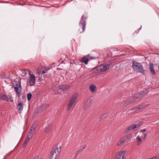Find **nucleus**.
Returning a JSON list of instances; mask_svg holds the SVG:
<instances>
[{
  "label": "nucleus",
  "mask_w": 159,
  "mask_h": 159,
  "mask_svg": "<svg viewBox=\"0 0 159 159\" xmlns=\"http://www.w3.org/2000/svg\"><path fill=\"white\" fill-rule=\"evenodd\" d=\"M61 148V146L58 147V143L56 144L52 149L49 159H56L60 154Z\"/></svg>",
  "instance_id": "nucleus-1"
},
{
  "label": "nucleus",
  "mask_w": 159,
  "mask_h": 159,
  "mask_svg": "<svg viewBox=\"0 0 159 159\" xmlns=\"http://www.w3.org/2000/svg\"><path fill=\"white\" fill-rule=\"evenodd\" d=\"M132 67L134 71L144 74L143 72L145 70L144 69L143 66L140 63L135 61H133Z\"/></svg>",
  "instance_id": "nucleus-2"
},
{
  "label": "nucleus",
  "mask_w": 159,
  "mask_h": 159,
  "mask_svg": "<svg viewBox=\"0 0 159 159\" xmlns=\"http://www.w3.org/2000/svg\"><path fill=\"white\" fill-rule=\"evenodd\" d=\"M14 90L18 98H20V92H19V89H21L20 79H17L12 83Z\"/></svg>",
  "instance_id": "nucleus-3"
},
{
  "label": "nucleus",
  "mask_w": 159,
  "mask_h": 159,
  "mask_svg": "<svg viewBox=\"0 0 159 159\" xmlns=\"http://www.w3.org/2000/svg\"><path fill=\"white\" fill-rule=\"evenodd\" d=\"M87 18V16L86 14L83 15L81 18L79 23V25L80 27L82 28V31L80 32V33H83L84 31L86 25V20Z\"/></svg>",
  "instance_id": "nucleus-4"
},
{
  "label": "nucleus",
  "mask_w": 159,
  "mask_h": 159,
  "mask_svg": "<svg viewBox=\"0 0 159 159\" xmlns=\"http://www.w3.org/2000/svg\"><path fill=\"white\" fill-rule=\"evenodd\" d=\"M77 97L78 94L77 93H75L72 95L68 104L67 111H68L70 109L72 104L75 102Z\"/></svg>",
  "instance_id": "nucleus-5"
},
{
  "label": "nucleus",
  "mask_w": 159,
  "mask_h": 159,
  "mask_svg": "<svg viewBox=\"0 0 159 159\" xmlns=\"http://www.w3.org/2000/svg\"><path fill=\"white\" fill-rule=\"evenodd\" d=\"M29 72L30 74V78L29 79V81L30 83V85L32 86L34 85L35 83V77L34 74H31L30 72Z\"/></svg>",
  "instance_id": "nucleus-6"
},
{
  "label": "nucleus",
  "mask_w": 159,
  "mask_h": 159,
  "mask_svg": "<svg viewBox=\"0 0 159 159\" xmlns=\"http://www.w3.org/2000/svg\"><path fill=\"white\" fill-rule=\"evenodd\" d=\"M96 68L97 69L96 72H104L107 70V67L105 65L97 66Z\"/></svg>",
  "instance_id": "nucleus-7"
},
{
  "label": "nucleus",
  "mask_w": 159,
  "mask_h": 159,
  "mask_svg": "<svg viewBox=\"0 0 159 159\" xmlns=\"http://www.w3.org/2000/svg\"><path fill=\"white\" fill-rule=\"evenodd\" d=\"M17 102L18 103L17 106V108L19 113H20L21 111L22 110L23 108L24 104L21 102H20L19 101H18Z\"/></svg>",
  "instance_id": "nucleus-8"
},
{
  "label": "nucleus",
  "mask_w": 159,
  "mask_h": 159,
  "mask_svg": "<svg viewBox=\"0 0 159 159\" xmlns=\"http://www.w3.org/2000/svg\"><path fill=\"white\" fill-rule=\"evenodd\" d=\"M149 69L152 75H156V72L154 69L153 64L152 63H150L149 64Z\"/></svg>",
  "instance_id": "nucleus-9"
},
{
  "label": "nucleus",
  "mask_w": 159,
  "mask_h": 159,
  "mask_svg": "<svg viewBox=\"0 0 159 159\" xmlns=\"http://www.w3.org/2000/svg\"><path fill=\"white\" fill-rule=\"evenodd\" d=\"M148 89H146L140 92L139 93H137V95L140 96L142 97L143 96L144 97L148 93Z\"/></svg>",
  "instance_id": "nucleus-10"
},
{
  "label": "nucleus",
  "mask_w": 159,
  "mask_h": 159,
  "mask_svg": "<svg viewBox=\"0 0 159 159\" xmlns=\"http://www.w3.org/2000/svg\"><path fill=\"white\" fill-rule=\"evenodd\" d=\"M70 88L69 85H61L59 86V89L63 91H66L69 89Z\"/></svg>",
  "instance_id": "nucleus-11"
},
{
  "label": "nucleus",
  "mask_w": 159,
  "mask_h": 159,
  "mask_svg": "<svg viewBox=\"0 0 159 159\" xmlns=\"http://www.w3.org/2000/svg\"><path fill=\"white\" fill-rule=\"evenodd\" d=\"M137 128V125H135L134 124L130 125L128 126L127 129L129 131L131 130L132 129L136 130V129Z\"/></svg>",
  "instance_id": "nucleus-12"
},
{
  "label": "nucleus",
  "mask_w": 159,
  "mask_h": 159,
  "mask_svg": "<svg viewBox=\"0 0 159 159\" xmlns=\"http://www.w3.org/2000/svg\"><path fill=\"white\" fill-rule=\"evenodd\" d=\"M124 138L125 141L128 142L131 138V135L130 134H128L127 135L124 136Z\"/></svg>",
  "instance_id": "nucleus-13"
},
{
  "label": "nucleus",
  "mask_w": 159,
  "mask_h": 159,
  "mask_svg": "<svg viewBox=\"0 0 159 159\" xmlns=\"http://www.w3.org/2000/svg\"><path fill=\"white\" fill-rule=\"evenodd\" d=\"M90 59L89 58L86 57H84L81 60V62L83 63H84L85 64H87L88 61Z\"/></svg>",
  "instance_id": "nucleus-14"
},
{
  "label": "nucleus",
  "mask_w": 159,
  "mask_h": 159,
  "mask_svg": "<svg viewBox=\"0 0 159 159\" xmlns=\"http://www.w3.org/2000/svg\"><path fill=\"white\" fill-rule=\"evenodd\" d=\"M96 86L95 85L93 84L91 86L89 87V89L91 91L92 93H94L95 92V91L96 90Z\"/></svg>",
  "instance_id": "nucleus-15"
},
{
  "label": "nucleus",
  "mask_w": 159,
  "mask_h": 159,
  "mask_svg": "<svg viewBox=\"0 0 159 159\" xmlns=\"http://www.w3.org/2000/svg\"><path fill=\"white\" fill-rule=\"evenodd\" d=\"M131 104H133L134 103L137 102L136 99L135 98L132 97L131 98L129 99Z\"/></svg>",
  "instance_id": "nucleus-16"
},
{
  "label": "nucleus",
  "mask_w": 159,
  "mask_h": 159,
  "mask_svg": "<svg viewBox=\"0 0 159 159\" xmlns=\"http://www.w3.org/2000/svg\"><path fill=\"white\" fill-rule=\"evenodd\" d=\"M125 141L124 139V137L121 138L120 139L119 142L117 143V145L120 146L121 144H123L124 142Z\"/></svg>",
  "instance_id": "nucleus-17"
},
{
  "label": "nucleus",
  "mask_w": 159,
  "mask_h": 159,
  "mask_svg": "<svg viewBox=\"0 0 159 159\" xmlns=\"http://www.w3.org/2000/svg\"><path fill=\"white\" fill-rule=\"evenodd\" d=\"M52 128V126L51 125H49L47 126L45 130V133L48 132Z\"/></svg>",
  "instance_id": "nucleus-18"
},
{
  "label": "nucleus",
  "mask_w": 159,
  "mask_h": 159,
  "mask_svg": "<svg viewBox=\"0 0 159 159\" xmlns=\"http://www.w3.org/2000/svg\"><path fill=\"white\" fill-rule=\"evenodd\" d=\"M129 104H131V103H130L129 100H125L123 104L124 106H126Z\"/></svg>",
  "instance_id": "nucleus-19"
},
{
  "label": "nucleus",
  "mask_w": 159,
  "mask_h": 159,
  "mask_svg": "<svg viewBox=\"0 0 159 159\" xmlns=\"http://www.w3.org/2000/svg\"><path fill=\"white\" fill-rule=\"evenodd\" d=\"M125 151H122L120 152L119 153V155L120 157L122 156L123 157L124 156V155L125 154Z\"/></svg>",
  "instance_id": "nucleus-20"
},
{
  "label": "nucleus",
  "mask_w": 159,
  "mask_h": 159,
  "mask_svg": "<svg viewBox=\"0 0 159 159\" xmlns=\"http://www.w3.org/2000/svg\"><path fill=\"white\" fill-rule=\"evenodd\" d=\"M32 97V95L31 93H28L27 94V99L28 101H29L30 100Z\"/></svg>",
  "instance_id": "nucleus-21"
},
{
  "label": "nucleus",
  "mask_w": 159,
  "mask_h": 159,
  "mask_svg": "<svg viewBox=\"0 0 159 159\" xmlns=\"http://www.w3.org/2000/svg\"><path fill=\"white\" fill-rule=\"evenodd\" d=\"M29 71H28V70H23V71H22V75L24 76H25L27 74V72L29 73Z\"/></svg>",
  "instance_id": "nucleus-22"
},
{
  "label": "nucleus",
  "mask_w": 159,
  "mask_h": 159,
  "mask_svg": "<svg viewBox=\"0 0 159 159\" xmlns=\"http://www.w3.org/2000/svg\"><path fill=\"white\" fill-rule=\"evenodd\" d=\"M149 104H147L146 105H140V106L141 107V110H143L145 108H146V107L149 106Z\"/></svg>",
  "instance_id": "nucleus-23"
},
{
  "label": "nucleus",
  "mask_w": 159,
  "mask_h": 159,
  "mask_svg": "<svg viewBox=\"0 0 159 159\" xmlns=\"http://www.w3.org/2000/svg\"><path fill=\"white\" fill-rule=\"evenodd\" d=\"M136 139L138 141V143L137 144V145H139L141 143L142 140L141 138L139 135L137 137Z\"/></svg>",
  "instance_id": "nucleus-24"
},
{
  "label": "nucleus",
  "mask_w": 159,
  "mask_h": 159,
  "mask_svg": "<svg viewBox=\"0 0 159 159\" xmlns=\"http://www.w3.org/2000/svg\"><path fill=\"white\" fill-rule=\"evenodd\" d=\"M131 110H132L133 112H139L138 109H137V107H134L131 109Z\"/></svg>",
  "instance_id": "nucleus-25"
},
{
  "label": "nucleus",
  "mask_w": 159,
  "mask_h": 159,
  "mask_svg": "<svg viewBox=\"0 0 159 159\" xmlns=\"http://www.w3.org/2000/svg\"><path fill=\"white\" fill-rule=\"evenodd\" d=\"M86 147V146H85L83 149H80L79 150L77 151L76 152L78 153V154H79L80 153L83 152V149L85 148Z\"/></svg>",
  "instance_id": "nucleus-26"
},
{
  "label": "nucleus",
  "mask_w": 159,
  "mask_h": 159,
  "mask_svg": "<svg viewBox=\"0 0 159 159\" xmlns=\"http://www.w3.org/2000/svg\"><path fill=\"white\" fill-rule=\"evenodd\" d=\"M11 97L9 96H7L6 95V96L5 97V99L7 101H10V99H11Z\"/></svg>",
  "instance_id": "nucleus-27"
},
{
  "label": "nucleus",
  "mask_w": 159,
  "mask_h": 159,
  "mask_svg": "<svg viewBox=\"0 0 159 159\" xmlns=\"http://www.w3.org/2000/svg\"><path fill=\"white\" fill-rule=\"evenodd\" d=\"M143 124V121H140L137 125H137V128H139V127L141 126Z\"/></svg>",
  "instance_id": "nucleus-28"
},
{
  "label": "nucleus",
  "mask_w": 159,
  "mask_h": 159,
  "mask_svg": "<svg viewBox=\"0 0 159 159\" xmlns=\"http://www.w3.org/2000/svg\"><path fill=\"white\" fill-rule=\"evenodd\" d=\"M6 94H0V99L5 100Z\"/></svg>",
  "instance_id": "nucleus-29"
},
{
  "label": "nucleus",
  "mask_w": 159,
  "mask_h": 159,
  "mask_svg": "<svg viewBox=\"0 0 159 159\" xmlns=\"http://www.w3.org/2000/svg\"><path fill=\"white\" fill-rule=\"evenodd\" d=\"M108 116L107 113H105L102 115L101 116V118H103L106 117Z\"/></svg>",
  "instance_id": "nucleus-30"
},
{
  "label": "nucleus",
  "mask_w": 159,
  "mask_h": 159,
  "mask_svg": "<svg viewBox=\"0 0 159 159\" xmlns=\"http://www.w3.org/2000/svg\"><path fill=\"white\" fill-rule=\"evenodd\" d=\"M111 65H112V64L109 63V64H107L105 66H106L107 68V70L109 69L111 66Z\"/></svg>",
  "instance_id": "nucleus-31"
},
{
  "label": "nucleus",
  "mask_w": 159,
  "mask_h": 159,
  "mask_svg": "<svg viewBox=\"0 0 159 159\" xmlns=\"http://www.w3.org/2000/svg\"><path fill=\"white\" fill-rule=\"evenodd\" d=\"M133 97L135 98L136 99L139 98L140 97L141 98H140V99H141L142 98V96H139L138 95H137V93Z\"/></svg>",
  "instance_id": "nucleus-32"
},
{
  "label": "nucleus",
  "mask_w": 159,
  "mask_h": 159,
  "mask_svg": "<svg viewBox=\"0 0 159 159\" xmlns=\"http://www.w3.org/2000/svg\"><path fill=\"white\" fill-rule=\"evenodd\" d=\"M37 125L35 123H33L31 127H33V128L35 129L36 128Z\"/></svg>",
  "instance_id": "nucleus-33"
},
{
  "label": "nucleus",
  "mask_w": 159,
  "mask_h": 159,
  "mask_svg": "<svg viewBox=\"0 0 159 159\" xmlns=\"http://www.w3.org/2000/svg\"><path fill=\"white\" fill-rule=\"evenodd\" d=\"M141 26L139 29H138L137 30L135 31L133 33L134 35L137 34L139 32V30L141 29Z\"/></svg>",
  "instance_id": "nucleus-34"
},
{
  "label": "nucleus",
  "mask_w": 159,
  "mask_h": 159,
  "mask_svg": "<svg viewBox=\"0 0 159 159\" xmlns=\"http://www.w3.org/2000/svg\"><path fill=\"white\" fill-rule=\"evenodd\" d=\"M27 142H28L27 141V140H25V141L24 143L22 145L23 148H25V147L26 146V145L27 144Z\"/></svg>",
  "instance_id": "nucleus-35"
},
{
  "label": "nucleus",
  "mask_w": 159,
  "mask_h": 159,
  "mask_svg": "<svg viewBox=\"0 0 159 159\" xmlns=\"http://www.w3.org/2000/svg\"><path fill=\"white\" fill-rule=\"evenodd\" d=\"M33 135V133L32 132H30L29 133L28 135H27V136H29L30 137V138H32Z\"/></svg>",
  "instance_id": "nucleus-36"
},
{
  "label": "nucleus",
  "mask_w": 159,
  "mask_h": 159,
  "mask_svg": "<svg viewBox=\"0 0 159 159\" xmlns=\"http://www.w3.org/2000/svg\"><path fill=\"white\" fill-rule=\"evenodd\" d=\"M96 68H97V67L92 68V70L93 71V72H94V73H98V72H96V71H97V69Z\"/></svg>",
  "instance_id": "nucleus-37"
},
{
  "label": "nucleus",
  "mask_w": 159,
  "mask_h": 159,
  "mask_svg": "<svg viewBox=\"0 0 159 159\" xmlns=\"http://www.w3.org/2000/svg\"><path fill=\"white\" fill-rule=\"evenodd\" d=\"M35 129L33 128V127H31L30 129V132H32L33 133Z\"/></svg>",
  "instance_id": "nucleus-38"
},
{
  "label": "nucleus",
  "mask_w": 159,
  "mask_h": 159,
  "mask_svg": "<svg viewBox=\"0 0 159 159\" xmlns=\"http://www.w3.org/2000/svg\"><path fill=\"white\" fill-rule=\"evenodd\" d=\"M147 134H144V137L143 138H142L143 139H145L146 138L147 136Z\"/></svg>",
  "instance_id": "nucleus-39"
},
{
  "label": "nucleus",
  "mask_w": 159,
  "mask_h": 159,
  "mask_svg": "<svg viewBox=\"0 0 159 159\" xmlns=\"http://www.w3.org/2000/svg\"><path fill=\"white\" fill-rule=\"evenodd\" d=\"M28 137L25 140H27V141L28 142L30 139H31L32 138H30V137L27 136Z\"/></svg>",
  "instance_id": "nucleus-40"
},
{
  "label": "nucleus",
  "mask_w": 159,
  "mask_h": 159,
  "mask_svg": "<svg viewBox=\"0 0 159 159\" xmlns=\"http://www.w3.org/2000/svg\"><path fill=\"white\" fill-rule=\"evenodd\" d=\"M28 137L25 140H27V141L28 142L30 139H31L32 138H30V137L27 136Z\"/></svg>",
  "instance_id": "nucleus-41"
},
{
  "label": "nucleus",
  "mask_w": 159,
  "mask_h": 159,
  "mask_svg": "<svg viewBox=\"0 0 159 159\" xmlns=\"http://www.w3.org/2000/svg\"><path fill=\"white\" fill-rule=\"evenodd\" d=\"M129 131L128 130V129L126 128V130L125 131V132H124V134H126L127 133H128Z\"/></svg>",
  "instance_id": "nucleus-42"
},
{
  "label": "nucleus",
  "mask_w": 159,
  "mask_h": 159,
  "mask_svg": "<svg viewBox=\"0 0 159 159\" xmlns=\"http://www.w3.org/2000/svg\"><path fill=\"white\" fill-rule=\"evenodd\" d=\"M46 71H42V72H41V74H45L46 73Z\"/></svg>",
  "instance_id": "nucleus-43"
},
{
  "label": "nucleus",
  "mask_w": 159,
  "mask_h": 159,
  "mask_svg": "<svg viewBox=\"0 0 159 159\" xmlns=\"http://www.w3.org/2000/svg\"><path fill=\"white\" fill-rule=\"evenodd\" d=\"M137 109H138L139 111V110H141V107L139 106V107H137Z\"/></svg>",
  "instance_id": "nucleus-44"
},
{
  "label": "nucleus",
  "mask_w": 159,
  "mask_h": 159,
  "mask_svg": "<svg viewBox=\"0 0 159 159\" xmlns=\"http://www.w3.org/2000/svg\"><path fill=\"white\" fill-rule=\"evenodd\" d=\"M78 154H78V153L76 152V153L75 154V156L74 157V158H76L77 157Z\"/></svg>",
  "instance_id": "nucleus-45"
},
{
  "label": "nucleus",
  "mask_w": 159,
  "mask_h": 159,
  "mask_svg": "<svg viewBox=\"0 0 159 159\" xmlns=\"http://www.w3.org/2000/svg\"><path fill=\"white\" fill-rule=\"evenodd\" d=\"M39 157L38 156H37L35 157L33 159H39Z\"/></svg>",
  "instance_id": "nucleus-46"
},
{
  "label": "nucleus",
  "mask_w": 159,
  "mask_h": 159,
  "mask_svg": "<svg viewBox=\"0 0 159 159\" xmlns=\"http://www.w3.org/2000/svg\"><path fill=\"white\" fill-rule=\"evenodd\" d=\"M141 131L142 132H146V129H143L141 130Z\"/></svg>",
  "instance_id": "nucleus-47"
},
{
  "label": "nucleus",
  "mask_w": 159,
  "mask_h": 159,
  "mask_svg": "<svg viewBox=\"0 0 159 159\" xmlns=\"http://www.w3.org/2000/svg\"><path fill=\"white\" fill-rule=\"evenodd\" d=\"M49 69H50V68H49V67H48V68L47 69H46V71H47V70H49Z\"/></svg>",
  "instance_id": "nucleus-48"
},
{
  "label": "nucleus",
  "mask_w": 159,
  "mask_h": 159,
  "mask_svg": "<svg viewBox=\"0 0 159 159\" xmlns=\"http://www.w3.org/2000/svg\"><path fill=\"white\" fill-rule=\"evenodd\" d=\"M94 59V58L93 57H91L90 59Z\"/></svg>",
  "instance_id": "nucleus-49"
},
{
  "label": "nucleus",
  "mask_w": 159,
  "mask_h": 159,
  "mask_svg": "<svg viewBox=\"0 0 159 159\" xmlns=\"http://www.w3.org/2000/svg\"><path fill=\"white\" fill-rule=\"evenodd\" d=\"M22 98H25V96H24V95H23V96L22 97Z\"/></svg>",
  "instance_id": "nucleus-50"
},
{
  "label": "nucleus",
  "mask_w": 159,
  "mask_h": 159,
  "mask_svg": "<svg viewBox=\"0 0 159 159\" xmlns=\"http://www.w3.org/2000/svg\"><path fill=\"white\" fill-rule=\"evenodd\" d=\"M122 159H125V158L124 156L122 157Z\"/></svg>",
  "instance_id": "nucleus-51"
},
{
  "label": "nucleus",
  "mask_w": 159,
  "mask_h": 159,
  "mask_svg": "<svg viewBox=\"0 0 159 159\" xmlns=\"http://www.w3.org/2000/svg\"><path fill=\"white\" fill-rule=\"evenodd\" d=\"M102 118H101V117L99 118V120H101Z\"/></svg>",
  "instance_id": "nucleus-52"
},
{
  "label": "nucleus",
  "mask_w": 159,
  "mask_h": 159,
  "mask_svg": "<svg viewBox=\"0 0 159 159\" xmlns=\"http://www.w3.org/2000/svg\"><path fill=\"white\" fill-rule=\"evenodd\" d=\"M48 104H47V105L46 106V107H47L48 106Z\"/></svg>",
  "instance_id": "nucleus-53"
},
{
  "label": "nucleus",
  "mask_w": 159,
  "mask_h": 159,
  "mask_svg": "<svg viewBox=\"0 0 159 159\" xmlns=\"http://www.w3.org/2000/svg\"><path fill=\"white\" fill-rule=\"evenodd\" d=\"M10 102H13V100H10Z\"/></svg>",
  "instance_id": "nucleus-54"
},
{
  "label": "nucleus",
  "mask_w": 159,
  "mask_h": 159,
  "mask_svg": "<svg viewBox=\"0 0 159 159\" xmlns=\"http://www.w3.org/2000/svg\"><path fill=\"white\" fill-rule=\"evenodd\" d=\"M159 159V158L158 159Z\"/></svg>",
  "instance_id": "nucleus-55"
},
{
  "label": "nucleus",
  "mask_w": 159,
  "mask_h": 159,
  "mask_svg": "<svg viewBox=\"0 0 159 159\" xmlns=\"http://www.w3.org/2000/svg\"><path fill=\"white\" fill-rule=\"evenodd\" d=\"M42 159L41 158V159Z\"/></svg>",
  "instance_id": "nucleus-56"
}]
</instances>
